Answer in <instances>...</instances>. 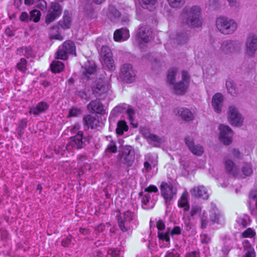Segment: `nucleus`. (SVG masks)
Instances as JSON below:
<instances>
[{
    "label": "nucleus",
    "instance_id": "473e14b6",
    "mask_svg": "<svg viewBox=\"0 0 257 257\" xmlns=\"http://www.w3.org/2000/svg\"><path fill=\"white\" fill-rule=\"evenodd\" d=\"M222 50L225 53L231 52L234 49V45L232 41H224L221 46Z\"/></svg>",
    "mask_w": 257,
    "mask_h": 257
},
{
    "label": "nucleus",
    "instance_id": "9d476101",
    "mask_svg": "<svg viewBox=\"0 0 257 257\" xmlns=\"http://www.w3.org/2000/svg\"><path fill=\"white\" fill-rule=\"evenodd\" d=\"M228 118L232 125L240 126L243 122V119L234 106L229 108Z\"/></svg>",
    "mask_w": 257,
    "mask_h": 257
},
{
    "label": "nucleus",
    "instance_id": "412c9836",
    "mask_svg": "<svg viewBox=\"0 0 257 257\" xmlns=\"http://www.w3.org/2000/svg\"><path fill=\"white\" fill-rule=\"evenodd\" d=\"M224 167L228 175L235 177L238 174V169L232 161L226 159L224 162Z\"/></svg>",
    "mask_w": 257,
    "mask_h": 257
},
{
    "label": "nucleus",
    "instance_id": "37998d69",
    "mask_svg": "<svg viewBox=\"0 0 257 257\" xmlns=\"http://www.w3.org/2000/svg\"><path fill=\"white\" fill-rule=\"evenodd\" d=\"M147 130L145 129L142 130L143 134L144 135V137L147 139L150 140L152 142H156L157 143H160L161 142V138H159L158 136L154 134H149L148 136L145 134V131H147Z\"/></svg>",
    "mask_w": 257,
    "mask_h": 257
},
{
    "label": "nucleus",
    "instance_id": "8fccbe9b",
    "mask_svg": "<svg viewBox=\"0 0 257 257\" xmlns=\"http://www.w3.org/2000/svg\"><path fill=\"white\" fill-rule=\"evenodd\" d=\"M16 31L12 25L8 26L5 29V33L8 37H12L15 35Z\"/></svg>",
    "mask_w": 257,
    "mask_h": 257
},
{
    "label": "nucleus",
    "instance_id": "6e6552de",
    "mask_svg": "<svg viewBox=\"0 0 257 257\" xmlns=\"http://www.w3.org/2000/svg\"><path fill=\"white\" fill-rule=\"evenodd\" d=\"M160 189L162 196L166 201L171 200L176 194L173 186L166 182L161 183Z\"/></svg>",
    "mask_w": 257,
    "mask_h": 257
},
{
    "label": "nucleus",
    "instance_id": "393cba45",
    "mask_svg": "<svg viewBox=\"0 0 257 257\" xmlns=\"http://www.w3.org/2000/svg\"><path fill=\"white\" fill-rule=\"evenodd\" d=\"M177 112L181 116L182 118L186 121H191L194 118L193 114L188 108H181L180 109H178Z\"/></svg>",
    "mask_w": 257,
    "mask_h": 257
},
{
    "label": "nucleus",
    "instance_id": "9b49d317",
    "mask_svg": "<svg viewBox=\"0 0 257 257\" xmlns=\"http://www.w3.org/2000/svg\"><path fill=\"white\" fill-rule=\"evenodd\" d=\"M220 140L225 145H228L232 141L233 132L227 125H220L219 127Z\"/></svg>",
    "mask_w": 257,
    "mask_h": 257
},
{
    "label": "nucleus",
    "instance_id": "4be33fe9",
    "mask_svg": "<svg viewBox=\"0 0 257 257\" xmlns=\"http://www.w3.org/2000/svg\"><path fill=\"white\" fill-rule=\"evenodd\" d=\"M223 101V96L221 93H217L212 97V105L214 111L220 113L221 111V104Z\"/></svg>",
    "mask_w": 257,
    "mask_h": 257
},
{
    "label": "nucleus",
    "instance_id": "a211bd4d",
    "mask_svg": "<svg viewBox=\"0 0 257 257\" xmlns=\"http://www.w3.org/2000/svg\"><path fill=\"white\" fill-rule=\"evenodd\" d=\"M97 99L90 101L87 105V108L96 113L102 114L104 112V106Z\"/></svg>",
    "mask_w": 257,
    "mask_h": 257
},
{
    "label": "nucleus",
    "instance_id": "5fc2aeb1",
    "mask_svg": "<svg viewBox=\"0 0 257 257\" xmlns=\"http://www.w3.org/2000/svg\"><path fill=\"white\" fill-rule=\"evenodd\" d=\"M19 20L23 22H28L30 21V15H29L28 13L23 12L20 14L19 16Z\"/></svg>",
    "mask_w": 257,
    "mask_h": 257
},
{
    "label": "nucleus",
    "instance_id": "3c124183",
    "mask_svg": "<svg viewBox=\"0 0 257 257\" xmlns=\"http://www.w3.org/2000/svg\"><path fill=\"white\" fill-rule=\"evenodd\" d=\"M81 112L80 108H72L69 111L68 117H76Z\"/></svg>",
    "mask_w": 257,
    "mask_h": 257
},
{
    "label": "nucleus",
    "instance_id": "4d7b16f0",
    "mask_svg": "<svg viewBox=\"0 0 257 257\" xmlns=\"http://www.w3.org/2000/svg\"><path fill=\"white\" fill-rule=\"evenodd\" d=\"M126 113L128 115V119L132 122L134 120L135 111L132 107H128L126 110Z\"/></svg>",
    "mask_w": 257,
    "mask_h": 257
},
{
    "label": "nucleus",
    "instance_id": "49530a36",
    "mask_svg": "<svg viewBox=\"0 0 257 257\" xmlns=\"http://www.w3.org/2000/svg\"><path fill=\"white\" fill-rule=\"evenodd\" d=\"M242 172L245 176L250 175L252 172L250 164L244 163L242 168Z\"/></svg>",
    "mask_w": 257,
    "mask_h": 257
},
{
    "label": "nucleus",
    "instance_id": "f257e3e1",
    "mask_svg": "<svg viewBox=\"0 0 257 257\" xmlns=\"http://www.w3.org/2000/svg\"><path fill=\"white\" fill-rule=\"evenodd\" d=\"M135 217V213L130 210H127L122 214L120 211L116 212L115 218L118 226L122 232L129 231L132 228L131 222Z\"/></svg>",
    "mask_w": 257,
    "mask_h": 257
},
{
    "label": "nucleus",
    "instance_id": "69168bd1",
    "mask_svg": "<svg viewBox=\"0 0 257 257\" xmlns=\"http://www.w3.org/2000/svg\"><path fill=\"white\" fill-rule=\"evenodd\" d=\"M210 241V238L207 234L201 235V242L202 244H208Z\"/></svg>",
    "mask_w": 257,
    "mask_h": 257
},
{
    "label": "nucleus",
    "instance_id": "4c0bfd02",
    "mask_svg": "<svg viewBox=\"0 0 257 257\" xmlns=\"http://www.w3.org/2000/svg\"><path fill=\"white\" fill-rule=\"evenodd\" d=\"M103 61L104 65L108 68L109 71H113L115 70L116 67L112 57L103 59Z\"/></svg>",
    "mask_w": 257,
    "mask_h": 257
},
{
    "label": "nucleus",
    "instance_id": "b1692460",
    "mask_svg": "<svg viewBox=\"0 0 257 257\" xmlns=\"http://www.w3.org/2000/svg\"><path fill=\"white\" fill-rule=\"evenodd\" d=\"M139 2L143 8L153 11L156 8L158 0H139Z\"/></svg>",
    "mask_w": 257,
    "mask_h": 257
},
{
    "label": "nucleus",
    "instance_id": "79ce46f5",
    "mask_svg": "<svg viewBox=\"0 0 257 257\" xmlns=\"http://www.w3.org/2000/svg\"><path fill=\"white\" fill-rule=\"evenodd\" d=\"M169 6L173 8H178L182 6L185 0H167Z\"/></svg>",
    "mask_w": 257,
    "mask_h": 257
},
{
    "label": "nucleus",
    "instance_id": "f3484780",
    "mask_svg": "<svg viewBox=\"0 0 257 257\" xmlns=\"http://www.w3.org/2000/svg\"><path fill=\"white\" fill-rule=\"evenodd\" d=\"M246 52L249 55H252L257 49V37L250 35L247 38L246 43Z\"/></svg>",
    "mask_w": 257,
    "mask_h": 257
},
{
    "label": "nucleus",
    "instance_id": "a18cd8bd",
    "mask_svg": "<svg viewBox=\"0 0 257 257\" xmlns=\"http://www.w3.org/2000/svg\"><path fill=\"white\" fill-rule=\"evenodd\" d=\"M21 50L23 55L27 58L33 56V50L30 47H23L21 48Z\"/></svg>",
    "mask_w": 257,
    "mask_h": 257
},
{
    "label": "nucleus",
    "instance_id": "1a4fd4ad",
    "mask_svg": "<svg viewBox=\"0 0 257 257\" xmlns=\"http://www.w3.org/2000/svg\"><path fill=\"white\" fill-rule=\"evenodd\" d=\"M134 151L130 146H125L122 149L120 161L127 167H131L135 160L134 155L132 154Z\"/></svg>",
    "mask_w": 257,
    "mask_h": 257
},
{
    "label": "nucleus",
    "instance_id": "f03ea898",
    "mask_svg": "<svg viewBox=\"0 0 257 257\" xmlns=\"http://www.w3.org/2000/svg\"><path fill=\"white\" fill-rule=\"evenodd\" d=\"M201 9L197 6H193L191 8L185 9L183 13V17L186 18V24L192 27L201 26L202 22L200 19Z\"/></svg>",
    "mask_w": 257,
    "mask_h": 257
},
{
    "label": "nucleus",
    "instance_id": "680f3d73",
    "mask_svg": "<svg viewBox=\"0 0 257 257\" xmlns=\"http://www.w3.org/2000/svg\"><path fill=\"white\" fill-rule=\"evenodd\" d=\"M71 236H67V237L63 238L61 241L62 246L65 247H68L71 242Z\"/></svg>",
    "mask_w": 257,
    "mask_h": 257
},
{
    "label": "nucleus",
    "instance_id": "7ed1b4c3",
    "mask_svg": "<svg viewBox=\"0 0 257 257\" xmlns=\"http://www.w3.org/2000/svg\"><path fill=\"white\" fill-rule=\"evenodd\" d=\"M217 29L223 34H232L237 29V23L232 19L226 17H219L216 19Z\"/></svg>",
    "mask_w": 257,
    "mask_h": 257
},
{
    "label": "nucleus",
    "instance_id": "cd10ccee",
    "mask_svg": "<svg viewBox=\"0 0 257 257\" xmlns=\"http://www.w3.org/2000/svg\"><path fill=\"white\" fill-rule=\"evenodd\" d=\"M64 67V63L59 61H53L50 64L51 71L54 73H59L62 72Z\"/></svg>",
    "mask_w": 257,
    "mask_h": 257
},
{
    "label": "nucleus",
    "instance_id": "5701e85b",
    "mask_svg": "<svg viewBox=\"0 0 257 257\" xmlns=\"http://www.w3.org/2000/svg\"><path fill=\"white\" fill-rule=\"evenodd\" d=\"M49 36L50 40L62 41L63 39L59 32V27L58 25H53L50 28Z\"/></svg>",
    "mask_w": 257,
    "mask_h": 257
},
{
    "label": "nucleus",
    "instance_id": "c9c22d12",
    "mask_svg": "<svg viewBox=\"0 0 257 257\" xmlns=\"http://www.w3.org/2000/svg\"><path fill=\"white\" fill-rule=\"evenodd\" d=\"M101 55L102 60L112 57L110 49L107 46H102L101 48Z\"/></svg>",
    "mask_w": 257,
    "mask_h": 257
},
{
    "label": "nucleus",
    "instance_id": "a19ab883",
    "mask_svg": "<svg viewBox=\"0 0 257 257\" xmlns=\"http://www.w3.org/2000/svg\"><path fill=\"white\" fill-rule=\"evenodd\" d=\"M200 219L201 222V228L202 229L206 228L208 223V220L207 215L205 211L200 215Z\"/></svg>",
    "mask_w": 257,
    "mask_h": 257
},
{
    "label": "nucleus",
    "instance_id": "39448f33",
    "mask_svg": "<svg viewBox=\"0 0 257 257\" xmlns=\"http://www.w3.org/2000/svg\"><path fill=\"white\" fill-rule=\"evenodd\" d=\"M62 10V6L58 2L51 3L45 17V23L49 25L54 22L61 15Z\"/></svg>",
    "mask_w": 257,
    "mask_h": 257
},
{
    "label": "nucleus",
    "instance_id": "6e6d98bb",
    "mask_svg": "<svg viewBox=\"0 0 257 257\" xmlns=\"http://www.w3.org/2000/svg\"><path fill=\"white\" fill-rule=\"evenodd\" d=\"M185 83H187V84L189 85L190 82V76L186 71H182V81Z\"/></svg>",
    "mask_w": 257,
    "mask_h": 257
},
{
    "label": "nucleus",
    "instance_id": "864d4df0",
    "mask_svg": "<svg viewBox=\"0 0 257 257\" xmlns=\"http://www.w3.org/2000/svg\"><path fill=\"white\" fill-rule=\"evenodd\" d=\"M120 251L119 249L114 248H109L107 250L108 254L112 257H117L119 255Z\"/></svg>",
    "mask_w": 257,
    "mask_h": 257
},
{
    "label": "nucleus",
    "instance_id": "2eb2a0df",
    "mask_svg": "<svg viewBox=\"0 0 257 257\" xmlns=\"http://www.w3.org/2000/svg\"><path fill=\"white\" fill-rule=\"evenodd\" d=\"M190 192L192 195L195 198L207 200L209 197L207 189L203 185L194 187Z\"/></svg>",
    "mask_w": 257,
    "mask_h": 257
},
{
    "label": "nucleus",
    "instance_id": "c756f323",
    "mask_svg": "<svg viewBox=\"0 0 257 257\" xmlns=\"http://www.w3.org/2000/svg\"><path fill=\"white\" fill-rule=\"evenodd\" d=\"M128 127L125 120L118 121L116 129V133L119 135L123 134L124 132L128 131Z\"/></svg>",
    "mask_w": 257,
    "mask_h": 257
},
{
    "label": "nucleus",
    "instance_id": "c85d7f7f",
    "mask_svg": "<svg viewBox=\"0 0 257 257\" xmlns=\"http://www.w3.org/2000/svg\"><path fill=\"white\" fill-rule=\"evenodd\" d=\"M226 87L227 89V91L229 93L233 96H235L237 94L236 88L234 84L233 80L231 79H228L226 81Z\"/></svg>",
    "mask_w": 257,
    "mask_h": 257
},
{
    "label": "nucleus",
    "instance_id": "72a5a7b5",
    "mask_svg": "<svg viewBox=\"0 0 257 257\" xmlns=\"http://www.w3.org/2000/svg\"><path fill=\"white\" fill-rule=\"evenodd\" d=\"M16 67L19 71L25 74L27 70V61L25 58H21Z\"/></svg>",
    "mask_w": 257,
    "mask_h": 257
},
{
    "label": "nucleus",
    "instance_id": "4468645a",
    "mask_svg": "<svg viewBox=\"0 0 257 257\" xmlns=\"http://www.w3.org/2000/svg\"><path fill=\"white\" fill-rule=\"evenodd\" d=\"M152 35V29L149 25H142L138 30L137 36L145 42H148Z\"/></svg>",
    "mask_w": 257,
    "mask_h": 257
},
{
    "label": "nucleus",
    "instance_id": "0e129e2a",
    "mask_svg": "<svg viewBox=\"0 0 257 257\" xmlns=\"http://www.w3.org/2000/svg\"><path fill=\"white\" fill-rule=\"evenodd\" d=\"M181 233V229L180 226H176L173 227L170 232V234L172 236L175 235H179Z\"/></svg>",
    "mask_w": 257,
    "mask_h": 257
},
{
    "label": "nucleus",
    "instance_id": "774afa93",
    "mask_svg": "<svg viewBox=\"0 0 257 257\" xmlns=\"http://www.w3.org/2000/svg\"><path fill=\"white\" fill-rule=\"evenodd\" d=\"M200 255V252L197 250H194L187 252L185 257H198Z\"/></svg>",
    "mask_w": 257,
    "mask_h": 257
},
{
    "label": "nucleus",
    "instance_id": "de8ad7c7",
    "mask_svg": "<svg viewBox=\"0 0 257 257\" xmlns=\"http://www.w3.org/2000/svg\"><path fill=\"white\" fill-rule=\"evenodd\" d=\"M106 151L112 153H116L117 152L116 143L113 140H110L109 144L107 146Z\"/></svg>",
    "mask_w": 257,
    "mask_h": 257
},
{
    "label": "nucleus",
    "instance_id": "ea45409f",
    "mask_svg": "<svg viewBox=\"0 0 257 257\" xmlns=\"http://www.w3.org/2000/svg\"><path fill=\"white\" fill-rule=\"evenodd\" d=\"M139 197H141V201L142 203V207L143 206L148 205L151 199V197L149 194H144L143 192H140L139 193Z\"/></svg>",
    "mask_w": 257,
    "mask_h": 257
},
{
    "label": "nucleus",
    "instance_id": "052dcab7",
    "mask_svg": "<svg viewBox=\"0 0 257 257\" xmlns=\"http://www.w3.org/2000/svg\"><path fill=\"white\" fill-rule=\"evenodd\" d=\"M237 222L238 224L241 226L243 228H246L248 225L247 220L243 217H238L237 219Z\"/></svg>",
    "mask_w": 257,
    "mask_h": 257
},
{
    "label": "nucleus",
    "instance_id": "bb28decb",
    "mask_svg": "<svg viewBox=\"0 0 257 257\" xmlns=\"http://www.w3.org/2000/svg\"><path fill=\"white\" fill-rule=\"evenodd\" d=\"M174 85L175 93L177 95H183L187 91L189 85L184 82L180 81Z\"/></svg>",
    "mask_w": 257,
    "mask_h": 257
},
{
    "label": "nucleus",
    "instance_id": "6ab92c4d",
    "mask_svg": "<svg viewBox=\"0 0 257 257\" xmlns=\"http://www.w3.org/2000/svg\"><path fill=\"white\" fill-rule=\"evenodd\" d=\"M49 107V105L47 102L42 101L38 102L35 107L30 108L29 112L30 114L36 116L45 112Z\"/></svg>",
    "mask_w": 257,
    "mask_h": 257
},
{
    "label": "nucleus",
    "instance_id": "a878e982",
    "mask_svg": "<svg viewBox=\"0 0 257 257\" xmlns=\"http://www.w3.org/2000/svg\"><path fill=\"white\" fill-rule=\"evenodd\" d=\"M107 16L111 21L116 22L120 17L121 13L114 7H110Z\"/></svg>",
    "mask_w": 257,
    "mask_h": 257
},
{
    "label": "nucleus",
    "instance_id": "58836bf2",
    "mask_svg": "<svg viewBox=\"0 0 257 257\" xmlns=\"http://www.w3.org/2000/svg\"><path fill=\"white\" fill-rule=\"evenodd\" d=\"M256 235L255 231L251 228L249 227L241 233V236L243 238H253Z\"/></svg>",
    "mask_w": 257,
    "mask_h": 257
},
{
    "label": "nucleus",
    "instance_id": "dca6fc26",
    "mask_svg": "<svg viewBox=\"0 0 257 257\" xmlns=\"http://www.w3.org/2000/svg\"><path fill=\"white\" fill-rule=\"evenodd\" d=\"M84 125L88 128L93 129L96 128L99 124L98 117L97 115L91 114L84 115L83 117Z\"/></svg>",
    "mask_w": 257,
    "mask_h": 257
},
{
    "label": "nucleus",
    "instance_id": "c03bdc74",
    "mask_svg": "<svg viewBox=\"0 0 257 257\" xmlns=\"http://www.w3.org/2000/svg\"><path fill=\"white\" fill-rule=\"evenodd\" d=\"M158 237L160 240L166 241L167 242H170V241L169 230L166 232L158 231Z\"/></svg>",
    "mask_w": 257,
    "mask_h": 257
},
{
    "label": "nucleus",
    "instance_id": "603ef678",
    "mask_svg": "<svg viewBox=\"0 0 257 257\" xmlns=\"http://www.w3.org/2000/svg\"><path fill=\"white\" fill-rule=\"evenodd\" d=\"M256 253L252 247H249L246 249L244 254L242 257H255Z\"/></svg>",
    "mask_w": 257,
    "mask_h": 257
},
{
    "label": "nucleus",
    "instance_id": "7c9ffc66",
    "mask_svg": "<svg viewBox=\"0 0 257 257\" xmlns=\"http://www.w3.org/2000/svg\"><path fill=\"white\" fill-rule=\"evenodd\" d=\"M178 205L180 208H183L184 211H188L190 209V205L186 196L182 194L180 199L178 202Z\"/></svg>",
    "mask_w": 257,
    "mask_h": 257
},
{
    "label": "nucleus",
    "instance_id": "ddd939ff",
    "mask_svg": "<svg viewBox=\"0 0 257 257\" xmlns=\"http://www.w3.org/2000/svg\"><path fill=\"white\" fill-rule=\"evenodd\" d=\"M186 145L188 147L190 151L195 155L200 156L204 152L203 148L199 145H195L193 139L190 136H187L185 138Z\"/></svg>",
    "mask_w": 257,
    "mask_h": 257
},
{
    "label": "nucleus",
    "instance_id": "13d9d810",
    "mask_svg": "<svg viewBox=\"0 0 257 257\" xmlns=\"http://www.w3.org/2000/svg\"><path fill=\"white\" fill-rule=\"evenodd\" d=\"M249 198L254 201L255 208L257 210V191L251 190L249 193Z\"/></svg>",
    "mask_w": 257,
    "mask_h": 257
},
{
    "label": "nucleus",
    "instance_id": "bf43d9fd",
    "mask_svg": "<svg viewBox=\"0 0 257 257\" xmlns=\"http://www.w3.org/2000/svg\"><path fill=\"white\" fill-rule=\"evenodd\" d=\"M144 191L149 193H157L158 192V189L156 186L154 185H150L148 187L145 188Z\"/></svg>",
    "mask_w": 257,
    "mask_h": 257
},
{
    "label": "nucleus",
    "instance_id": "aec40b11",
    "mask_svg": "<svg viewBox=\"0 0 257 257\" xmlns=\"http://www.w3.org/2000/svg\"><path fill=\"white\" fill-rule=\"evenodd\" d=\"M130 37V32L127 29H120L115 30L113 34V39L115 42L126 40Z\"/></svg>",
    "mask_w": 257,
    "mask_h": 257
},
{
    "label": "nucleus",
    "instance_id": "20e7f679",
    "mask_svg": "<svg viewBox=\"0 0 257 257\" xmlns=\"http://www.w3.org/2000/svg\"><path fill=\"white\" fill-rule=\"evenodd\" d=\"M70 54L76 56V46L73 41L67 40L62 43V48L58 49L55 53V58L56 59L66 60Z\"/></svg>",
    "mask_w": 257,
    "mask_h": 257
},
{
    "label": "nucleus",
    "instance_id": "f8f14e48",
    "mask_svg": "<svg viewBox=\"0 0 257 257\" xmlns=\"http://www.w3.org/2000/svg\"><path fill=\"white\" fill-rule=\"evenodd\" d=\"M83 133L82 131H78L77 134L70 138V142L67 144L66 148L69 150L71 148H76L77 149H81L84 147V143L82 141Z\"/></svg>",
    "mask_w": 257,
    "mask_h": 257
},
{
    "label": "nucleus",
    "instance_id": "338daca9",
    "mask_svg": "<svg viewBox=\"0 0 257 257\" xmlns=\"http://www.w3.org/2000/svg\"><path fill=\"white\" fill-rule=\"evenodd\" d=\"M201 208L198 206H193L191 208L190 214L191 216H194L197 213L201 212Z\"/></svg>",
    "mask_w": 257,
    "mask_h": 257
},
{
    "label": "nucleus",
    "instance_id": "423d86ee",
    "mask_svg": "<svg viewBox=\"0 0 257 257\" xmlns=\"http://www.w3.org/2000/svg\"><path fill=\"white\" fill-rule=\"evenodd\" d=\"M109 90V83L107 81L99 79L95 86H93L92 90L93 94L98 99H104Z\"/></svg>",
    "mask_w": 257,
    "mask_h": 257
},
{
    "label": "nucleus",
    "instance_id": "e433bc0d",
    "mask_svg": "<svg viewBox=\"0 0 257 257\" xmlns=\"http://www.w3.org/2000/svg\"><path fill=\"white\" fill-rule=\"evenodd\" d=\"M177 71V68H172L169 71L167 74V80L170 84L173 85L175 84Z\"/></svg>",
    "mask_w": 257,
    "mask_h": 257
},
{
    "label": "nucleus",
    "instance_id": "0eeeda50",
    "mask_svg": "<svg viewBox=\"0 0 257 257\" xmlns=\"http://www.w3.org/2000/svg\"><path fill=\"white\" fill-rule=\"evenodd\" d=\"M119 76L126 82H133L135 80L136 76L133 66L130 64H123L120 69Z\"/></svg>",
    "mask_w": 257,
    "mask_h": 257
},
{
    "label": "nucleus",
    "instance_id": "09e8293b",
    "mask_svg": "<svg viewBox=\"0 0 257 257\" xmlns=\"http://www.w3.org/2000/svg\"><path fill=\"white\" fill-rule=\"evenodd\" d=\"M36 7L41 11H46L47 8V3L45 0H38L36 2Z\"/></svg>",
    "mask_w": 257,
    "mask_h": 257
},
{
    "label": "nucleus",
    "instance_id": "e2e57ef3",
    "mask_svg": "<svg viewBox=\"0 0 257 257\" xmlns=\"http://www.w3.org/2000/svg\"><path fill=\"white\" fill-rule=\"evenodd\" d=\"M156 227L158 230V231H160L165 229V224L164 222L161 219L158 220L156 222Z\"/></svg>",
    "mask_w": 257,
    "mask_h": 257
},
{
    "label": "nucleus",
    "instance_id": "2f4dec72",
    "mask_svg": "<svg viewBox=\"0 0 257 257\" xmlns=\"http://www.w3.org/2000/svg\"><path fill=\"white\" fill-rule=\"evenodd\" d=\"M59 25L64 29H69L71 25V18L65 15L62 19L59 22Z\"/></svg>",
    "mask_w": 257,
    "mask_h": 257
},
{
    "label": "nucleus",
    "instance_id": "f704fd0d",
    "mask_svg": "<svg viewBox=\"0 0 257 257\" xmlns=\"http://www.w3.org/2000/svg\"><path fill=\"white\" fill-rule=\"evenodd\" d=\"M41 13L37 10H33L30 12V21H33L35 23L38 22L41 18Z\"/></svg>",
    "mask_w": 257,
    "mask_h": 257
}]
</instances>
